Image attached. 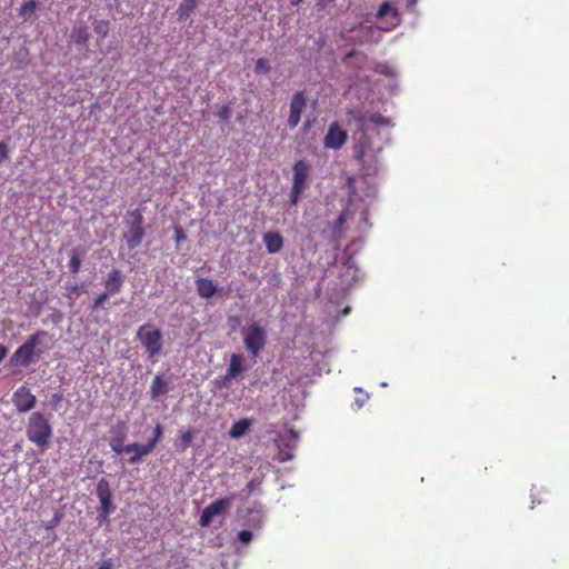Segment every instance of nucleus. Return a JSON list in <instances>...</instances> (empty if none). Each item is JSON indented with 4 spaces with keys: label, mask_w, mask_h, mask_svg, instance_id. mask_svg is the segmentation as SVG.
Instances as JSON below:
<instances>
[{
    "label": "nucleus",
    "mask_w": 569,
    "mask_h": 569,
    "mask_svg": "<svg viewBox=\"0 0 569 569\" xmlns=\"http://www.w3.org/2000/svg\"><path fill=\"white\" fill-rule=\"evenodd\" d=\"M270 71L269 61L266 58H259L256 61L254 72L257 74H267Z\"/></svg>",
    "instance_id": "393cba45"
},
{
    "label": "nucleus",
    "mask_w": 569,
    "mask_h": 569,
    "mask_svg": "<svg viewBox=\"0 0 569 569\" xmlns=\"http://www.w3.org/2000/svg\"><path fill=\"white\" fill-rule=\"evenodd\" d=\"M197 4L198 0H183L177 10L178 19L182 21L189 18Z\"/></svg>",
    "instance_id": "a211bd4d"
},
{
    "label": "nucleus",
    "mask_w": 569,
    "mask_h": 569,
    "mask_svg": "<svg viewBox=\"0 0 569 569\" xmlns=\"http://www.w3.org/2000/svg\"><path fill=\"white\" fill-rule=\"evenodd\" d=\"M197 292L203 299L212 298L217 292L213 281L208 278H199L196 281Z\"/></svg>",
    "instance_id": "4468645a"
},
{
    "label": "nucleus",
    "mask_w": 569,
    "mask_h": 569,
    "mask_svg": "<svg viewBox=\"0 0 569 569\" xmlns=\"http://www.w3.org/2000/svg\"><path fill=\"white\" fill-rule=\"evenodd\" d=\"M49 333L38 330L30 335L27 340L13 352L10 358L12 367H29L37 361L44 352L40 346L48 339Z\"/></svg>",
    "instance_id": "f257e3e1"
},
{
    "label": "nucleus",
    "mask_w": 569,
    "mask_h": 569,
    "mask_svg": "<svg viewBox=\"0 0 569 569\" xmlns=\"http://www.w3.org/2000/svg\"><path fill=\"white\" fill-rule=\"evenodd\" d=\"M193 437H194V431L191 429L180 432V441H181V450L182 451L187 450L190 447V445L193 440Z\"/></svg>",
    "instance_id": "b1692460"
},
{
    "label": "nucleus",
    "mask_w": 569,
    "mask_h": 569,
    "mask_svg": "<svg viewBox=\"0 0 569 569\" xmlns=\"http://www.w3.org/2000/svg\"><path fill=\"white\" fill-rule=\"evenodd\" d=\"M137 339L151 361H157L163 348V335L159 328L144 323L137 330Z\"/></svg>",
    "instance_id": "7ed1b4c3"
},
{
    "label": "nucleus",
    "mask_w": 569,
    "mask_h": 569,
    "mask_svg": "<svg viewBox=\"0 0 569 569\" xmlns=\"http://www.w3.org/2000/svg\"><path fill=\"white\" fill-rule=\"evenodd\" d=\"M78 38H79V41L84 42L87 40V38H88L87 31L83 30V29H79Z\"/></svg>",
    "instance_id": "f704fd0d"
},
{
    "label": "nucleus",
    "mask_w": 569,
    "mask_h": 569,
    "mask_svg": "<svg viewBox=\"0 0 569 569\" xmlns=\"http://www.w3.org/2000/svg\"><path fill=\"white\" fill-rule=\"evenodd\" d=\"M250 426H251V420H249L247 418H242V419L236 421L231 426V428L229 430V435L233 439H239L249 430Z\"/></svg>",
    "instance_id": "dca6fc26"
},
{
    "label": "nucleus",
    "mask_w": 569,
    "mask_h": 569,
    "mask_svg": "<svg viewBox=\"0 0 569 569\" xmlns=\"http://www.w3.org/2000/svg\"><path fill=\"white\" fill-rule=\"evenodd\" d=\"M124 445L120 443L119 441H114L111 447H112V450H114L116 452L118 453H124V451H120L118 449H121Z\"/></svg>",
    "instance_id": "c9c22d12"
},
{
    "label": "nucleus",
    "mask_w": 569,
    "mask_h": 569,
    "mask_svg": "<svg viewBox=\"0 0 569 569\" xmlns=\"http://www.w3.org/2000/svg\"><path fill=\"white\" fill-rule=\"evenodd\" d=\"M244 346L249 353L256 358L267 343V333L258 323L253 322L241 331Z\"/></svg>",
    "instance_id": "39448f33"
},
{
    "label": "nucleus",
    "mask_w": 569,
    "mask_h": 569,
    "mask_svg": "<svg viewBox=\"0 0 569 569\" xmlns=\"http://www.w3.org/2000/svg\"><path fill=\"white\" fill-rule=\"evenodd\" d=\"M387 16L392 17V19H393L392 26L393 27L399 24L400 19H399V14H398L396 8H393L389 2L385 1L380 4L378 12H377V17L381 19Z\"/></svg>",
    "instance_id": "f3484780"
},
{
    "label": "nucleus",
    "mask_w": 569,
    "mask_h": 569,
    "mask_svg": "<svg viewBox=\"0 0 569 569\" xmlns=\"http://www.w3.org/2000/svg\"><path fill=\"white\" fill-rule=\"evenodd\" d=\"M262 241L267 251L271 254L278 253L283 248V238L278 231L266 232L262 237Z\"/></svg>",
    "instance_id": "f8f14e48"
},
{
    "label": "nucleus",
    "mask_w": 569,
    "mask_h": 569,
    "mask_svg": "<svg viewBox=\"0 0 569 569\" xmlns=\"http://www.w3.org/2000/svg\"><path fill=\"white\" fill-rule=\"evenodd\" d=\"M13 403L19 412H27L36 406V397L31 391L22 386L13 393Z\"/></svg>",
    "instance_id": "1a4fd4ad"
},
{
    "label": "nucleus",
    "mask_w": 569,
    "mask_h": 569,
    "mask_svg": "<svg viewBox=\"0 0 569 569\" xmlns=\"http://www.w3.org/2000/svg\"><path fill=\"white\" fill-rule=\"evenodd\" d=\"M186 238V234L181 228H176V240L179 242Z\"/></svg>",
    "instance_id": "72a5a7b5"
},
{
    "label": "nucleus",
    "mask_w": 569,
    "mask_h": 569,
    "mask_svg": "<svg viewBox=\"0 0 569 569\" xmlns=\"http://www.w3.org/2000/svg\"><path fill=\"white\" fill-rule=\"evenodd\" d=\"M142 223L143 216L140 209L128 211L126 220L127 230L123 233V240L129 250H133L141 244L144 237Z\"/></svg>",
    "instance_id": "20e7f679"
},
{
    "label": "nucleus",
    "mask_w": 569,
    "mask_h": 569,
    "mask_svg": "<svg viewBox=\"0 0 569 569\" xmlns=\"http://www.w3.org/2000/svg\"><path fill=\"white\" fill-rule=\"evenodd\" d=\"M113 509H114V508L111 506V501L109 500V507H108L109 513H110Z\"/></svg>",
    "instance_id": "79ce46f5"
},
{
    "label": "nucleus",
    "mask_w": 569,
    "mask_h": 569,
    "mask_svg": "<svg viewBox=\"0 0 569 569\" xmlns=\"http://www.w3.org/2000/svg\"><path fill=\"white\" fill-rule=\"evenodd\" d=\"M8 351V348L4 345L0 343V362L7 357Z\"/></svg>",
    "instance_id": "473e14b6"
},
{
    "label": "nucleus",
    "mask_w": 569,
    "mask_h": 569,
    "mask_svg": "<svg viewBox=\"0 0 569 569\" xmlns=\"http://www.w3.org/2000/svg\"><path fill=\"white\" fill-rule=\"evenodd\" d=\"M81 260L80 257L76 251H72L70 262H69V269L72 273H77L80 270Z\"/></svg>",
    "instance_id": "a878e982"
},
{
    "label": "nucleus",
    "mask_w": 569,
    "mask_h": 569,
    "mask_svg": "<svg viewBox=\"0 0 569 569\" xmlns=\"http://www.w3.org/2000/svg\"><path fill=\"white\" fill-rule=\"evenodd\" d=\"M303 192H305L303 190L291 187L290 194H289L290 204L297 206Z\"/></svg>",
    "instance_id": "bb28decb"
},
{
    "label": "nucleus",
    "mask_w": 569,
    "mask_h": 569,
    "mask_svg": "<svg viewBox=\"0 0 569 569\" xmlns=\"http://www.w3.org/2000/svg\"><path fill=\"white\" fill-rule=\"evenodd\" d=\"M9 158V150L6 143L0 142V162Z\"/></svg>",
    "instance_id": "2f4dec72"
},
{
    "label": "nucleus",
    "mask_w": 569,
    "mask_h": 569,
    "mask_svg": "<svg viewBox=\"0 0 569 569\" xmlns=\"http://www.w3.org/2000/svg\"><path fill=\"white\" fill-rule=\"evenodd\" d=\"M162 436H163L162 426L160 423H157L153 429V438L150 439L148 441V443H146L147 449L152 452L154 450L156 446L161 441Z\"/></svg>",
    "instance_id": "412c9836"
},
{
    "label": "nucleus",
    "mask_w": 569,
    "mask_h": 569,
    "mask_svg": "<svg viewBox=\"0 0 569 569\" xmlns=\"http://www.w3.org/2000/svg\"><path fill=\"white\" fill-rule=\"evenodd\" d=\"M169 391L168 381L161 375H157L150 387V397L157 399L161 396L167 395Z\"/></svg>",
    "instance_id": "2eb2a0df"
},
{
    "label": "nucleus",
    "mask_w": 569,
    "mask_h": 569,
    "mask_svg": "<svg viewBox=\"0 0 569 569\" xmlns=\"http://www.w3.org/2000/svg\"><path fill=\"white\" fill-rule=\"evenodd\" d=\"M302 1H303V0H291V3H292L293 6H297V4H299L300 2H302Z\"/></svg>",
    "instance_id": "58836bf2"
},
{
    "label": "nucleus",
    "mask_w": 569,
    "mask_h": 569,
    "mask_svg": "<svg viewBox=\"0 0 569 569\" xmlns=\"http://www.w3.org/2000/svg\"><path fill=\"white\" fill-rule=\"evenodd\" d=\"M38 3L37 1L34 0H29V1H26L21 8H20V11H19V14L24 19L27 20L36 10Z\"/></svg>",
    "instance_id": "4be33fe9"
},
{
    "label": "nucleus",
    "mask_w": 569,
    "mask_h": 569,
    "mask_svg": "<svg viewBox=\"0 0 569 569\" xmlns=\"http://www.w3.org/2000/svg\"><path fill=\"white\" fill-rule=\"evenodd\" d=\"M347 138V132L337 122H333L329 127L323 143L326 148L340 149L346 143Z\"/></svg>",
    "instance_id": "9d476101"
},
{
    "label": "nucleus",
    "mask_w": 569,
    "mask_h": 569,
    "mask_svg": "<svg viewBox=\"0 0 569 569\" xmlns=\"http://www.w3.org/2000/svg\"><path fill=\"white\" fill-rule=\"evenodd\" d=\"M243 357L239 353H232L230 357L229 367L227 369V373L224 379L230 380L237 378L243 370Z\"/></svg>",
    "instance_id": "ddd939ff"
},
{
    "label": "nucleus",
    "mask_w": 569,
    "mask_h": 569,
    "mask_svg": "<svg viewBox=\"0 0 569 569\" xmlns=\"http://www.w3.org/2000/svg\"><path fill=\"white\" fill-rule=\"evenodd\" d=\"M98 496L100 499L99 516L107 518V481L101 479L98 483Z\"/></svg>",
    "instance_id": "6ab92c4d"
},
{
    "label": "nucleus",
    "mask_w": 569,
    "mask_h": 569,
    "mask_svg": "<svg viewBox=\"0 0 569 569\" xmlns=\"http://www.w3.org/2000/svg\"><path fill=\"white\" fill-rule=\"evenodd\" d=\"M417 2V0H408V6H413Z\"/></svg>",
    "instance_id": "a19ab883"
},
{
    "label": "nucleus",
    "mask_w": 569,
    "mask_h": 569,
    "mask_svg": "<svg viewBox=\"0 0 569 569\" xmlns=\"http://www.w3.org/2000/svg\"><path fill=\"white\" fill-rule=\"evenodd\" d=\"M121 286V277L118 270H113L109 273V293L111 291H117Z\"/></svg>",
    "instance_id": "5701e85b"
},
{
    "label": "nucleus",
    "mask_w": 569,
    "mask_h": 569,
    "mask_svg": "<svg viewBox=\"0 0 569 569\" xmlns=\"http://www.w3.org/2000/svg\"><path fill=\"white\" fill-rule=\"evenodd\" d=\"M61 521V513L59 512H56L53 518L51 520H49L46 525H44V528L46 529H53L56 528Z\"/></svg>",
    "instance_id": "c756f323"
},
{
    "label": "nucleus",
    "mask_w": 569,
    "mask_h": 569,
    "mask_svg": "<svg viewBox=\"0 0 569 569\" xmlns=\"http://www.w3.org/2000/svg\"><path fill=\"white\" fill-rule=\"evenodd\" d=\"M232 498L233 497L217 499L208 505L201 512L199 525L201 527H208L214 517L222 515L229 509Z\"/></svg>",
    "instance_id": "423d86ee"
},
{
    "label": "nucleus",
    "mask_w": 569,
    "mask_h": 569,
    "mask_svg": "<svg viewBox=\"0 0 569 569\" xmlns=\"http://www.w3.org/2000/svg\"><path fill=\"white\" fill-rule=\"evenodd\" d=\"M361 121L363 124L368 121L378 127H389L391 124V121L389 118H387L378 112L371 113L368 118L362 117Z\"/></svg>",
    "instance_id": "aec40b11"
},
{
    "label": "nucleus",
    "mask_w": 569,
    "mask_h": 569,
    "mask_svg": "<svg viewBox=\"0 0 569 569\" xmlns=\"http://www.w3.org/2000/svg\"><path fill=\"white\" fill-rule=\"evenodd\" d=\"M107 298V295L106 293H101L97 300H96V305H100L102 303V301Z\"/></svg>",
    "instance_id": "e433bc0d"
},
{
    "label": "nucleus",
    "mask_w": 569,
    "mask_h": 569,
    "mask_svg": "<svg viewBox=\"0 0 569 569\" xmlns=\"http://www.w3.org/2000/svg\"><path fill=\"white\" fill-rule=\"evenodd\" d=\"M217 116L224 121H228L231 116V109L229 106H222L219 111L217 112Z\"/></svg>",
    "instance_id": "cd10ccee"
},
{
    "label": "nucleus",
    "mask_w": 569,
    "mask_h": 569,
    "mask_svg": "<svg viewBox=\"0 0 569 569\" xmlns=\"http://www.w3.org/2000/svg\"><path fill=\"white\" fill-rule=\"evenodd\" d=\"M375 71L377 73H380V74H386V76H390V68L387 63H378L376 67H375Z\"/></svg>",
    "instance_id": "7c9ffc66"
},
{
    "label": "nucleus",
    "mask_w": 569,
    "mask_h": 569,
    "mask_svg": "<svg viewBox=\"0 0 569 569\" xmlns=\"http://www.w3.org/2000/svg\"><path fill=\"white\" fill-rule=\"evenodd\" d=\"M98 569H107V563L106 562L101 563Z\"/></svg>",
    "instance_id": "ea45409f"
},
{
    "label": "nucleus",
    "mask_w": 569,
    "mask_h": 569,
    "mask_svg": "<svg viewBox=\"0 0 569 569\" xmlns=\"http://www.w3.org/2000/svg\"><path fill=\"white\" fill-rule=\"evenodd\" d=\"M356 157H357V159H359V160H362V159H363V157H365V151H363V149H362V148L357 152V156H356Z\"/></svg>",
    "instance_id": "4c0bfd02"
},
{
    "label": "nucleus",
    "mask_w": 569,
    "mask_h": 569,
    "mask_svg": "<svg viewBox=\"0 0 569 569\" xmlns=\"http://www.w3.org/2000/svg\"><path fill=\"white\" fill-rule=\"evenodd\" d=\"M252 537L253 535L250 530H241L238 533V539L244 545L249 543L252 540Z\"/></svg>",
    "instance_id": "c85d7f7f"
},
{
    "label": "nucleus",
    "mask_w": 569,
    "mask_h": 569,
    "mask_svg": "<svg viewBox=\"0 0 569 569\" xmlns=\"http://www.w3.org/2000/svg\"><path fill=\"white\" fill-rule=\"evenodd\" d=\"M27 437L41 451L49 448L52 437V427L42 413L34 412L30 416L27 425Z\"/></svg>",
    "instance_id": "f03ea898"
},
{
    "label": "nucleus",
    "mask_w": 569,
    "mask_h": 569,
    "mask_svg": "<svg viewBox=\"0 0 569 569\" xmlns=\"http://www.w3.org/2000/svg\"><path fill=\"white\" fill-rule=\"evenodd\" d=\"M120 451H124L126 455H130L127 459L128 463L134 465L139 462L143 457L151 453L150 450L147 449L146 445H139V443H130L127 446H123Z\"/></svg>",
    "instance_id": "9b49d317"
},
{
    "label": "nucleus",
    "mask_w": 569,
    "mask_h": 569,
    "mask_svg": "<svg viewBox=\"0 0 569 569\" xmlns=\"http://www.w3.org/2000/svg\"><path fill=\"white\" fill-rule=\"evenodd\" d=\"M311 173V164L307 160H298L292 167V187L306 191Z\"/></svg>",
    "instance_id": "6e6552de"
},
{
    "label": "nucleus",
    "mask_w": 569,
    "mask_h": 569,
    "mask_svg": "<svg viewBox=\"0 0 569 569\" xmlns=\"http://www.w3.org/2000/svg\"><path fill=\"white\" fill-rule=\"evenodd\" d=\"M307 108V94L306 91H297L290 101L289 104V116L287 120V124L290 129H295L300 120L301 114Z\"/></svg>",
    "instance_id": "0eeeda50"
}]
</instances>
